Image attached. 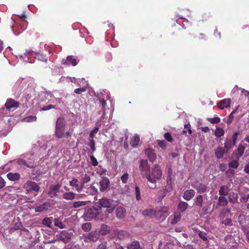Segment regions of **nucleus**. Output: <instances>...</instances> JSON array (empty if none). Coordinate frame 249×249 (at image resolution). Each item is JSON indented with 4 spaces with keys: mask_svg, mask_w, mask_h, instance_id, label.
<instances>
[{
    "mask_svg": "<svg viewBox=\"0 0 249 249\" xmlns=\"http://www.w3.org/2000/svg\"><path fill=\"white\" fill-rule=\"evenodd\" d=\"M181 215L180 213H175L173 220L172 221L173 224L177 223L181 219Z\"/></svg>",
    "mask_w": 249,
    "mask_h": 249,
    "instance_id": "obj_48",
    "label": "nucleus"
},
{
    "mask_svg": "<svg viewBox=\"0 0 249 249\" xmlns=\"http://www.w3.org/2000/svg\"><path fill=\"white\" fill-rule=\"evenodd\" d=\"M238 135H239V132H236L232 135L231 142L233 145H235Z\"/></svg>",
    "mask_w": 249,
    "mask_h": 249,
    "instance_id": "obj_57",
    "label": "nucleus"
},
{
    "mask_svg": "<svg viewBox=\"0 0 249 249\" xmlns=\"http://www.w3.org/2000/svg\"><path fill=\"white\" fill-rule=\"evenodd\" d=\"M196 37L199 40H205L206 39V36L203 33H199Z\"/></svg>",
    "mask_w": 249,
    "mask_h": 249,
    "instance_id": "obj_60",
    "label": "nucleus"
},
{
    "mask_svg": "<svg viewBox=\"0 0 249 249\" xmlns=\"http://www.w3.org/2000/svg\"><path fill=\"white\" fill-rule=\"evenodd\" d=\"M145 154L149 160L151 162L154 161L157 158V155L154 152V150L152 148H149L146 149L145 150Z\"/></svg>",
    "mask_w": 249,
    "mask_h": 249,
    "instance_id": "obj_12",
    "label": "nucleus"
},
{
    "mask_svg": "<svg viewBox=\"0 0 249 249\" xmlns=\"http://www.w3.org/2000/svg\"><path fill=\"white\" fill-rule=\"evenodd\" d=\"M86 216L90 219H96L97 220H103L104 218L100 216L98 209L92 208L89 209L86 213Z\"/></svg>",
    "mask_w": 249,
    "mask_h": 249,
    "instance_id": "obj_5",
    "label": "nucleus"
},
{
    "mask_svg": "<svg viewBox=\"0 0 249 249\" xmlns=\"http://www.w3.org/2000/svg\"><path fill=\"white\" fill-rule=\"evenodd\" d=\"M198 194H203L207 190V186L203 183H199L196 187H195Z\"/></svg>",
    "mask_w": 249,
    "mask_h": 249,
    "instance_id": "obj_27",
    "label": "nucleus"
},
{
    "mask_svg": "<svg viewBox=\"0 0 249 249\" xmlns=\"http://www.w3.org/2000/svg\"><path fill=\"white\" fill-rule=\"evenodd\" d=\"M99 237V234L96 231H91L84 236L85 242H95Z\"/></svg>",
    "mask_w": 249,
    "mask_h": 249,
    "instance_id": "obj_8",
    "label": "nucleus"
},
{
    "mask_svg": "<svg viewBox=\"0 0 249 249\" xmlns=\"http://www.w3.org/2000/svg\"><path fill=\"white\" fill-rule=\"evenodd\" d=\"M116 213L117 217L122 218L125 215L126 212L124 208L119 207L116 210Z\"/></svg>",
    "mask_w": 249,
    "mask_h": 249,
    "instance_id": "obj_23",
    "label": "nucleus"
},
{
    "mask_svg": "<svg viewBox=\"0 0 249 249\" xmlns=\"http://www.w3.org/2000/svg\"><path fill=\"white\" fill-rule=\"evenodd\" d=\"M72 236V233L66 231H62L60 232L59 235H57V237L64 243H68L70 242L71 237Z\"/></svg>",
    "mask_w": 249,
    "mask_h": 249,
    "instance_id": "obj_6",
    "label": "nucleus"
},
{
    "mask_svg": "<svg viewBox=\"0 0 249 249\" xmlns=\"http://www.w3.org/2000/svg\"><path fill=\"white\" fill-rule=\"evenodd\" d=\"M233 145L232 144L231 141V140H229L227 142H226L224 143V147L227 149H229L231 148Z\"/></svg>",
    "mask_w": 249,
    "mask_h": 249,
    "instance_id": "obj_59",
    "label": "nucleus"
},
{
    "mask_svg": "<svg viewBox=\"0 0 249 249\" xmlns=\"http://www.w3.org/2000/svg\"><path fill=\"white\" fill-rule=\"evenodd\" d=\"M99 204L103 208H106V212L111 213L114 210L115 206L113 200L107 198H102L99 200Z\"/></svg>",
    "mask_w": 249,
    "mask_h": 249,
    "instance_id": "obj_3",
    "label": "nucleus"
},
{
    "mask_svg": "<svg viewBox=\"0 0 249 249\" xmlns=\"http://www.w3.org/2000/svg\"><path fill=\"white\" fill-rule=\"evenodd\" d=\"M128 178H129V175L127 173H126L124 174L121 177V180L122 183L125 184L127 182Z\"/></svg>",
    "mask_w": 249,
    "mask_h": 249,
    "instance_id": "obj_51",
    "label": "nucleus"
},
{
    "mask_svg": "<svg viewBox=\"0 0 249 249\" xmlns=\"http://www.w3.org/2000/svg\"><path fill=\"white\" fill-rule=\"evenodd\" d=\"M139 169L142 177H146L150 172V166L146 160H142L140 162Z\"/></svg>",
    "mask_w": 249,
    "mask_h": 249,
    "instance_id": "obj_4",
    "label": "nucleus"
},
{
    "mask_svg": "<svg viewBox=\"0 0 249 249\" xmlns=\"http://www.w3.org/2000/svg\"><path fill=\"white\" fill-rule=\"evenodd\" d=\"M7 177L11 181H18L20 178V175L18 173L10 172L7 174Z\"/></svg>",
    "mask_w": 249,
    "mask_h": 249,
    "instance_id": "obj_16",
    "label": "nucleus"
},
{
    "mask_svg": "<svg viewBox=\"0 0 249 249\" xmlns=\"http://www.w3.org/2000/svg\"><path fill=\"white\" fill-rule=\"evenodd\" d=\"M67 60L69 64H71L73 66H75L78 63L76 59L74 58L72 55L68 56L67 57Z\"/></svg>",
    "mask_w": 249,
    "mask_h": 249,
    "instance_id": "obj_38",
    "label": "nucleus"
},
{
    "mask_svg": "<svg viewBox=\"0 0 249 249\" xmlns=\"http://www.w3.org/2000/svg\"><path fill=\"white\" fill-rule=\"evenodd\" d=\"M19 106V102L12 98L8 99L5 104V107L8 111H10L12 108H17Z\"/></svg>",
    "mask_w": 249,
    "mask_h": 249,
    "instance_id": "obj_10",
    "label": "nucleus"
},
{
    "mask_svg": "<svg viewBox=\"0 0 249 249\" xmlns=\"http://www.w3.org/2000/svg\"><path fill=\"white\" fill-rule=\"evenodd\" d=\"M55 107V106L54 105H49L48 106H44L43 108H42L41 110L47 111L52 108H54Z\"/></svg>",
    "mask_w": 249,
    "mask_h": 249,
    "instance_id": "obj_62",
    "label": "nucleus"
},
{
    "mask_svg": "<svg viewBox=\"0 0 249 249\" xmlns=\"http://www.w3.org/2000/svg\"><path fill=\"white\" fill-rule=\"evenodd\" d=\"M224 133V130L221 127H216L214 131V134L217 138H220L223 136Z\"/></svg>",
    "mask_w": 249,
    "mask_h": 249,
    "instance_id": "obj_39",
    "label": "nucleus"
},
{
    "mask_svg": "<svg viewBox=\"0 0 249 249\" xmlns=\"http://www.w3.org/2000/svg\"><path fill=\"white\" fill-rule=\"evenodd\" d=\"M51 206L49 203L45 202L43 204L36 207V211L37 212H42L44 211L48 210Z\"/></svg>",
    "mask_w": 249,
    "mask_h": 249,
    "instance_id": "obj_19",
    "label": "nucleus"
},
{
    "mask_svg": "<svg viewBox=\"0 0 249 249\" xmlns=\"http://www.w3.org/2000/svg\"><path fill=\"white\" fill-rule=\"evenodd\" d=\"M88 146L90 147L92 152H94L95 151L96 148L95 146V142L93 139H91L90 140L89 143H88Z\"/></svg>",
    "mask_w": 249,
    "mask_h": 249,
    "instance_id": "obj_54",
    "label": "nucleus"
},
{
    "mask_svg": "<svg viewBox=\"0 0 249 249\" xmlns=\"http://www.w3.org/2000/svg\"><path fill=\"white\" fill-rule=\"evenodd\" d=\"M203 198L201 195H198L196 198V205L199 207V208H202L203 204Z\"/></svg>",
    "mask_w": 249,
    "mask_h": 249,
    "instance_id": "obj_35",
    "label": "nucleus"
},
{
    "mask_svg": "<svg viewBox=\"0 0 249 249\" xmlns=\"http://www.w3.org/2000/svg\"><path fill=\"white\" fill-rule=\"evenodd\" d=\"M220 216L221 223L222 224L228 226H231L232 225V222L230 218L228 217L226 218L223 213H221Z\"/></svg>",
    "mask_w": 249,
    "mask_h": 249,
    "instance_id": "obj_20",
    "label": "nucleus"
},
{
    "mask_svg": "<svg viewBox=\"0 0 249 249\" xmlns=\"http://www.w3.org/2000/svg\"><path fill=\"white\" fill-rule=\"evenodd\" d=\"M90 159L91 160V164L92 166H96L98 165V161L93 155L90 156Z\"/></svg>",
    "mask_w": 249,
    "mask_h": 249,
    "instance_id": "obj_58",
    "label": "nucleus"
},
{
    "mask_svg": "<svg viewBox=\"0 0 249 249\" xmlns=\"http://www.w3.org/2000/svg\"><path fill=\"white\" fill-rule=\"evenodd\" d=\"M17 162L20 165H25L29 168H33L35 167L32 162L30 161L28 163L25 160L21 158H19L17 160Z\"/></svg>",
    "mask_w": 249,
    "mask_h": 249,
    "instance_id": "obj_17",
    "label": "nucleus"
},
{
    "mask_svg": "<svg viewBox=\"0 0 249 249\" xmlns=\"http://www.w3.org/2000/svg\"><path fill=\"white\" fill-rule=\"evenodd\" d=\"M65 125L66 121L65 119L63 117H59L56 120L55 127L65 128Z\"/></svg>",
    "mask_w": 249,
    "mask_h": 249,
    "instance_id": "obj_21",
    "label": "nucleus"
},
{
    "mask_svg": "<svg viewBox=\"0 0 249 249\" xmlns=\"http://www.w3.org/2000/svg\"><path fill=\"white\" fill-rule=\"evenodd\" d=\"M107 243L106 242L101 243L100 244L96 249H107Z\"/></svg>",
    "mask_w": 249,
    "mask_h": 249,
    "instance_id": "obj_61",
    "label": "nucleus"
},
{
    "mask_svg": "<svg viewBox=\"0 0 249 249\" xmlns=\"http://www.w3.org/2000/svg\"><path fill=\"white\" fill-rule=\"evenodd\" d=\"M239 164L237 160H234L229 163V167L233 169H237L239 166Z\"/></svg>",
    "mask_w": 249,
    "mask_h": 249,
    "instance_id": "obj_44",
    "label": "nucleus"
},
{
    "mask_svg": "<svg viewBox=\"0 0 249 249\" xmlns=\"http://www.w3.org/2000/svg\"><path fill=\"white\" fill-rule=\"evenodd\" d=\"M88 204V201H78L74 202L72 204V207L74 208H78L81 206H85Z\"/></svg>",
    "mask_w": 249,
    "mask_h": 249,
    "instance_id": "obj_36",
    "label": "nucleus"
},
{
    "mask_svg": "<svg viewBox=\"0 0 249 249\" xmlns=\"http://www.w3.org/2000/svg\"><path fill=\"white\" fill-rule=\"evenodd\" d=\"M224 153V150L222 147H219L215 150V155L217 158L221 159L223 157Z\"/></svg>",
    "mask_w": 249,
    "mask_h": 249,
    "instance_id": "obj_34",
    "label": "nucleus"
},
{
    "mask_svg": "<svg viewBox=\"0 0 249 249\" xmlns=\"http://www.w3.org/2000/svg\"><path fill=\"white\" fill-rule=\"evenodd\" d=\"M162 176V171L158 165H156L152 171L147 174L145 178H147V181L151 183L152 185L150 186L152 189L156 187L157 180L161 178Z\"/></svg>",
    "mask_w": 249,
    "mask_h": 249,
    "instance_id": "obj_1",
    "label": "nucleus"
},
{
    "mask_svg": "<svg viewBox=\"0 0 249 249\" xmlns=\"http://www.w3.org/2000/svg\"><path fill=\"white\" fill-rule=\"evenodd\" d=\"M65 128H57L55 127V134L56 137L60 139L62 138L65 134Z\"/></svg>",
    "mask_w": 249,
    "mask_h": 249,
    "instance_id": "obj_28",
    "label": "nucleus"
},
{
    "mask_svg": "<svg viewBox=\"0 0 249 249\" xmlns=\"http://www.w3.org/2000/svg\"><path fill=\"white\" fill-rule=\"evenodd\" d=\"M81 179L83 181V184H84L85 183H87L88 182H89L90 180V178L89 175L87 174H84V175H83ZM82 186L83 187V184H82Z\"/></svg>",
    "mask_w": 249,
    "mask_h": 249,
    "instance_id": "obj_55",
    "label": "nucleus"
},
{
    "mask_svg": "<svg viewBox=\"0 0 249 249\" xmlns=\"http://www.w3.org/2000/svg\"><path fill=\"white\" fill-rule=\"evenodd\" d=\"M198 236L203 241L206 243H208L209 242L207 233L205 232L202 231H199L198 232Z\"/></svg>",
    "mask_w": 249,
    "mask_h": 249,
    "instance_id": "obj_41",
    "label": "nucleus"
},
{
    "mask_svg": "<svg viewBox=\"0 0 249 249\" xmlns=\"http://www.w3.org/2000/svg\"><path fill=\"white\" fill-rule=\"evenodd\" d=\"M164 138L168 142H173V139L171 135L169 132L165 133L163 135Z\"/></svg>",
    "mask_w": 249,
    "mask_h": 249,
    "instance_id": "obj_50",
    "label": "nucleus"
},
{
    "mask_svg": "<svg viewBox=\"0 0 249 249\" xmlns=\"http://www.w3.org/2000/svg\"><path fill=\"white\" fill-rule=\"evenodd\" d=\"M228 200L225 196H220L218 198V205L220 206H225L228 204Z\"/></svg>",
    "mask_w": 249,
    "mask_h": 249,
    "instance_id": "obj_32",
    "label": "nucleus"
},
{
    "mask_svg": "<svg viewBox=\"0 0 249 249\" xmlns=\"http://www.w3.org/2000/svg\"><path fill=\"white\" fill-rule=\"evenodd\" d=\"M91 224L90 223H85L82 226V229L85 231H89L90 230Z\"/></svg>",
    "mask_w": 249,
    "mask_h": 249,
    "instance_id": "obj_43",
    "label": "nucleus"
},
{
    "mask_svg": "<svg viewBox=\"0 0 249 249\" xmlns=\"http://www.w3.org/2000/svg\"><path fill=\"white\" fill-rule=\"evenodd\" d=\"M98 131V128L95 127L93 130H92L90 134H89V137L91 138V139H93L94 137V134H96Z\"/></svg>",
    "mask_w": 249,
    "mask_h": 249,
    "instance_id": "obj_63",
    "label": "nucleus"
},
{
    "mask_svg": "<svg viewBox=\"0 0 249 249\" xmlns=\"http://www.w3.org/2000/svg\"><path fill=\"white\" fill-rule=\"evenodd\" d=\"M142 214L145 216L155 218V209H146L142 211Z\"/></svg>",
    "mask_w": 249,
    "mask_h": 249,
    "instance_id": "obj_15",
    "label": "nucleus"
},
{
    "mask_svg": "<svg viewBox=\"0 0 249 249\" xmlns=\"http://www.w3.org/2000/svg\"><path fill=\"white\" fill-rule=\"evenodd\" d=\"M128 249H142L140 247V243L137 241L132 242L130 244L127 246Z\"/></svg>",
    "mask_w": 249,
    "mask_h": 249,
    "instance_id": "obj_31",
    "label": "nucleus"
},
{
    "mask_svg": "<svg viewBox=\"0 0 249 249\" xmlns=\"http://www.w3.org/2000/svg\"><path fill=\"white\" fill-rule=\"evenodd\" d=\"M53 220V217H47L44 218L42 221V224L46 226V227L52 229L53 228V225L52 222Z\"/></svg>",
    "mask_w": 249,
    "mask_h": 249,
    "instance_id": "obj_18",
    "label": "nucleus"
},
{
    "mask_svg": "<svg viewBox=\"0 0 249 249\" xmlns=\"http://www.w3.org/2000/svg\"><path fill=\"white\" fill-rule=\"evenodd\" d=\"M36 117L35 116H29L23 119V120L26 122H35L36 120Z\"/></svg>",
    "mask_w": 249,
    "mask_h": 249,
    "instance_id": "obj_49",
    "label": "nucleus"
},
{
    "mask_svg": "<svg viewBox=\"0 0 249 249\" xmlns=\"http://www.w3.org/2000/svg\"><path fill=\"white\" fill-rule=\"evenodd\" d=\"M135 195H136V198L137 200H140L141 198V193H140V189L138 186H135Z\"/></svg>",
    "mask_w": 249,
    "mask_h": 249,
    "instance_id": "obj_53",
    "label": "nucleus"
},
{
    "mask_svg": "<svg viewBox=\"0 0 249 249\" xmlns=\"http://www.w3.org/2000/svg\"><path fill=\"white\" fill-rule=\"evenodd\" d=\"M239 107V106H238L236 107V108L234 110H233L229 115L228 120H227V124H230L232 122L233 118H234L233 114L236 112Z\"/></svg>",
    "mask_w": 249,
    "mask_h": 249,
    "instance_id": "obj_40",
    "label": "nucleus"
},
{
    "mask_svg": "<svg viewBox=\"0 0 249 249\" xmlns=\"http://www.w3.org/2000/svg\"><path fill=\"white\" fill-rule=\"evenodd\" d=\"M139 142V136L137 135H135L131 139L130 144L132 147H135L138 145Z\"/></svg>",
    "mask_w": 249,
    "mask_h": 249,
    "instance_id": "obj_29",
    "label": "nucleus"
},
{
    "mask_svg": "<svg viewBox=\"0 0 249 249\" xmlns=\"http://www.w3.org/2000/svg\"><path fill=\"white\" fill-rule=\"evenodd\" d=\"M26 194H30L33 192H37L40 189L39 185L35 181L28 180L23 185Z\"/></svg>",
    "mask_w": 249,
    "mask_h": 249,
    "instance_id": "obj_2",
    "label": "nucleus"
},
{
    "mask_svg": "<svg viewBox=\"0 0 249 249\" xmlns=\"http://www.w3.org/2000/svg\"><path fill=\"white\" fill-rule=\"evenodd\" d=\"M201 208V209H199V211L202 213V214L205 215L208 213V208L207 207H204Z\"/></svg>",
    "mask_w": 249,
    "mask_h": 249,
    "instance_id": "obj_64",
    "label": "nucleus"
},
{
    "mask_svg": "<svg viewBox=\"0 0 249 249\" xmlns=\"http://www.w3.org/2000/svg\"><path fill=\"white\" fill-rule=\"evenodd\" d=\"M167 192L168 191L166 189H164L159 191L158 192L159 198H160V199H162L166 196Z\"/></svg>",
    "mask_w": 249,
    "mask_h": 249,
    "instance_id": "obj_46",
    "label": "nucleus"
},
{
    "mask_svg": "<svg viewBox=\"0 0 249 249\" xmlns=\"http://www.w3.org/2000/svg\"><path fill=\"white\" fill-rule=\"evenodd\" d=\"M77 182L78 179L76 178H73L70 181V185L72 187H75L76 188V190L78 192H80L83 191V187L82 186L81 187H79Z\"/></svg>",
    "mask_w": 249,
    "mask_h": 249,
    "instance_id": "obj_24",
    "label": "nucleus"
},
{
    "mask_svg": "<svg viewBox=\"0 0 249 249\" xmlns=\"http://www.w3.org/2000/svg\"><path fill=\"white\" fill-rule=\"evenodd\" d=\"M229 199L230 202L232 203H237L238 201V195L237 194H233L232 197L231 196H229Z\"/></svg>",
    "mask_w": 249,
    "mask_h": 249,
    "instance_id": "obj_47",
    "label": "nucleus"
},
{
    "mask_svg": "<svg viewBox=\"0 0 249 249\" xmlns=\"http://www.w3.org/2000/svg\"><path fill=\"white\" fill-rule=\"evenodd\" d=\"M86 91V88L85 87H83L81 88L75 89L74 90V92L77 94H80L82 92H85Z\"/></svg>",
    "mask_w": 249,
    "mask_h": 249,
    "instance_id": "obj_56",
    "label": "nucleus"
},
{
    "mask_svg": "<svg viewBox=\"0 0 249 249\" xmlns=\"http://www.w3.org/2000/svg\"><path fill=\"white\" fill-rule=\"evenodd\" d=\"M245 148L243 145L241 144L239 145L236 150L239 157H241L244 154Z\"/></svg>",
    "mask_w": 249,
    "mask_h": 249,
    "instance_id": "obj_45",
    "label": "nucleus"
},
{
    "mask_svg": "<svg viewBox=\"0 0 249 249\" xmlns=\"http://www.w3.org/2000/svg\"><path fill=\"white\" fill-rule=\"evenodd\" d=\"M207 120L212 124H217L220 122V118L218 117L213 118H207Z\"/></svg>",
    "mask_w": 249,
    "mask_h": 249,
    "instance_id": "obj_42",
    "label": "nucleus"
},
{
    "mask_svg": "<svg viewBox=\"0 0 249 249\" xmlns=\"http://www.w3.org/2000/svg\"><path fill=\"white\" fill-rule=\"evenodd\" d=\"M54 225L55 227L62 229L65 228L66 226L60 218H54L53 220Z\"/></svg>",
    "mask_w": 249,
    "mask_h": 249,
    "instance_id": "obj_22",
    "label": "nucleus"
},
{
    "mask_svg": "<svg viewBox=\"0 0 249 249\" xmlns=\"http://www.w3.org/2000/svg\"><path fill=\"white\" fill-rule=\"evenodd\" d=\"M188 207V204L187 203L184 201H181L178 203V208L179 211L183 212L186 210Z\"/></svg>",
    "mask_w": 249,
    "mask_h": 249,
    "instance_id": "obj_33",
    "label": "nucleus"
},
{
    "mask_svg": "<svg viewBox=\"0 0 249 249\" xmlns=\"http://www.w3.org/2000/svg\"><path fill=\"white\" fill-rule=\"evenodd\" d=\"M168 210L166 207H157L155 209V218L159 219L164 217L168 212Z\"/></svg>",
    "mask_w": 249,
    "mask_h": 249,
    "instance_id": "obj_9",
    "label": "nucleus"
},
{
    "mask_svg": "<svg viewBox=\"0 0 249 249\" xmlns=\"http://www.w3.org/2000/svg\"><path fill=\"white\" fill-rule=\"evenodd\" d=\"M231 100L230 98L222 99L217 103V107L221 109H223L230 106Z\"/></svg>",
    "mask_w": 249,
    "mask_h": 249,
    "instance_id": "obj_11",
    "label": "nucleus"
},
{
    "mask_svg": "<svg viewBox=\"0 0 249 249\" xmlns=\"http://www.w3.org/2000/svg\"><path fill=\"white\" fill-rule=\"evenodd\" d=\"M158 145L163 149H165L166 148V142L164 140H158Z\"/></svg>",
    "mask_w": 249,
    "mask_h": 249,
    "instance_id": "obj_52",
    "label": "nucleus"
},
{
    "mask_svg": "<svg viewBox=\"0 0 249 249\" xmlns=\"http://www.w3.org/2000/svg\"><path fill=\"white\" fill-rule=\"evenodd\" d=\"M62 196L67 200H72L75 198V194L72 192H65L63 194Z\"/></svg>",
    "mask_w": 249,
    "mask_h": 249,
    "instance_id": "obj_25",
    "label": "nucleus"
},
{
    "mask_svg": "<svg viewBox=\"0 0 249 249\" xmlns=\"http://www.w3.org/2000/svg\"><path fill=\"white\" fill-rule=\"evenodd\" d=\"M61 185L60 183L52 184L49 187V190L47 193L48 195L51 198H53L57 196V193L59 192Z\"/></svg>",
    "mask_w": 249,
    "mask_h": 249,
    "instance_id": "obj_7",
    "label": "nucleus"
},
{
    "mask_svg": "<svg viewBox=\"0 0 249 249\" xmlns=\"http://www.w3.org/2000/svg\"><path fill=\"white\" fill-rule=\"evenodd\" d=\"M109 183V180L107 178H103L100 181V190L101 192L105 191L108 187Z\"/></svg>",
    "mask_w": 249,
    "mask_h": 249,
    "instance_id": "obj_13",
    "label": "nucleus"
},
{
    "mask_svg": "<svg viewBox=\"0 0 249 249\" xmlns=\"http://www.w3.org/2000/svg\"><path fill=\"white\" fill-rule=\"evenodd\" d=\"M110 227L106 224H102L100 230V233L102 235L108 234L110 231Z\"/></svg>",
    "mask_w": 249,
    "mask_h": 249,
    "instance_id": "obj_26",
    "label": "nucleus"
},
{
    "mask_svg": "<svg viewBox=\"0 0 249 249\" xmlns=\"http://www.w3.org/2000/svg\"><path fill=\"white\" fill-rule=\"evenodd\" d=\"M36 58L45 63H47L48 61L46 56L41 53H36Z\"/></svg>",
    "mask_w": 249,
    "mask_h": 249,
    "instance_id": "obj_37",
    "label": "nucleus"
},
{
    "mask_svg": "<svg viewBox=\"0 0 249 249\" xmlns=\"http://www.w3.org/2000/svg\"><path fill=\"white\" fill-rule=\"evenodd\" d=\"M195 192L193 189L187 190L184 193L183 197L187 201L191 200L195 196Z\"/></svg>",
    "mask_w": 249,
    "mask_h": 249,
    "instance_id": "obj_14",
    "label": "nucleus"
},
{
    "mask_svg": "<svg viewBox=\"0 0 249 249\" xmlns=\"http://www.w3.org/2000/svg\"><path fill=\"white\" fill-rule=\"evenodd\" d=\"M229 188L227 185H222L219 190L220 196H226L228 194Z\"/></svg>",
    "mask_w": 249,
    "mask_h": 249,
    "instance_id": "obj_30",
    "label": "nucleus"
}]
</instances>
